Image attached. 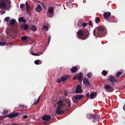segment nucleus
Returning <instances> with one entry per match:
<instances>
[{
    "label": "nucleus",
    "instance_id": "1",
    "mask_svg": "<svg viewBox=\"0 0 125 125\" xmlns=\"http://www.w3.org/2000/svg\"><path fill=\"white\" fill-rule=\"evenodd\" d=\"M57 105L58 107L56 108V113L58 114H62L63 113L62 110L63 109H68L71 106L70 101L69 100H65L64 101L60 100L58 103L55 105V107Z\"/></svg>",
    "mask_w": 125,
    "mask_h": 125
},
{
    "label": "nucleus",
    "instance_id": "20",
    "mask_svg": "<svg viewBox=\"0 0 125 125\" xmlns=\"http://www.w3.org/2000/svg\"><path fill=\"white\" fill-rule=\"evenodd\" d=\"M19 21L20 22H22L24 23L26 22V20L22 17H21L18 19Z\"/></svg>",
    "mask_w": 125,
    "mask_h": 125
},
{
    "label": "nucleus",
    "instance_id": "13",
    "mask_svg": "<svg viewBox=\"0 0 125 125\" xmlns=\"http://www.w3.org/2000/svg\"><path fill=\"white\" fill-rule=\"evenodd\" d=\"M19 114V113H16L13 114L8 115H7L6 116H8L9 118H11L15 117L17 116Z\"/></svg>",
    "mask_w": 125,
    "mask_h": 125
},
{
    "label": "nucleus",
    "instance_id": "33",
    "mask_svg": "<svg viewBox=\"0 0 125 125\" xmlns=\"http://www.w3.org/2000/svg\"><path fill=\"white\" fill-rule=\"evenodd\" d=\"M8 112V111L7 110H4L3 112V114H7Z\"/></svg>",
    "mask_w": 125,
    "mask_h": 125
},
{
    "label": "nucleus",
    "instance_id": "45",
    "mask_svg": "<svg viewBox=\"0 0 125 125\" xmlns=\"http://www.w3.org/2000/svg\"><path fill=\"white\" fill-rule=\"evenodd\" d=\"M40 96H39V97H38V98L37 99V100H38V101H39V99H40Z\"/></svg>",
    "mask_w": 125,
    "mask_h": 125
},
{
    "label": "nucleus",
    "instance_id": "31",
    "mask_svg": "<svg viewBox=\"0 0 125 125\" xmlns=\"http://www.w3.org/2000/svg\"><path fill=\"white\" fill-rule=\"evenodd\" d=\"M100 21V19L98 17H97L96 18L95 20V22L96 23H99Z\"/></svg>",
    "mask_w": 125,
    "mask_h": 125
},
{
    "label": "nucleus",
    "instance_id": "41",
    "mask_svg": "<svg viewBox=\"0 0 125 125\" xmlns=\"http://www.w3.org/2000/svg\"><path fill=\"white\" fill-rule=\"evenodd\" d=\"M23 7V5L22 4H21L20 5V8H21Z\"/></svg>",
    "mask_w": 125,
    "mask_h": 125
},
{
    "label": "nucleus",
    "instance_id": "23",
    "mask_svg": "<svg viewBox=\"0 0 125 125\" xmlns=\"http://www.w3.org/2000/svg\"><path fill=\"white\" fill-rule=\"evenodd\" d=\"M25 5L26 7V10H27L30 8V6L29 5L27 1H26L25 2Z\"/></svg>",
    "mask_w": 125,
    "mask_h": 125
},
{
    "label": "nucleus",
    "instance_id": "5",
    "mask_svg": "<svg viewBox=\"0 0 125 125\" xmlns=\"http://www.w3.org/2000/svg\"><path fill=\"white\" fill-rule=\"evenodd\" d=\"M87 116L89 118H92L94 120L93 121V122H95L97 121L98 119L97 115H96L94 114H88L87 115Z\"/></svg>",
    "mask_w": 125,
    "mask_h": 125
},
{
    "label": "nucleus",
    "instance_id": "16",
    "mask_svg": "<svg viewBox=\"0 0 125 125\" xmlns=\"http://www.w3.org/2000/svg\"><path fill=\"white\" fill-rule=\"evenodd\" d=\"M22 40L24 42H27L29 40V37H28L24 36L21 38Z\"/></svg>",
    "mask_w": 125,
    "mask_h": 125
},
{
    "label": "nucleus",
    "instance_id": "50",
    "mask_svg": "<svg viewBox=\"0 0 125 125\" xmlns=\"http://www.w3.org/2000/svg\"><path fill=\"white\" fill-rule=\"evenodd\" d=\"M67 94L66 93V94H65V95H66Z\"/></svg>",
    "mask_w": 125,
    "mask_h": 125
},
{
    "label": "nucleus",
    "instance_id": "34",
    "mask_svg": "<svg viewBox=\"0 0 125 125\" xmlns=\"http://www.w3.org/2000/svg\"><path fill=\"white\" fill-rule=\"evenodd\" d=\"M92 75V73H87V76L88 77L90 78L91 77Z\"/></svg>",
    "mask_w": 125,
    "mask_h": 125
},
{
    "label": "nucleus",
    "instance_id": "46",
    "mask_svg": "<svg viewBox=\"0 0 125 125\" xmlns=\"http://www.w3.org/2000/svg\"><path fill=\"white\" fill-rule=\"evenodd\" d=\"M19 106L21 107H22V108L23 107V106L22 105H19Z\"/></svg>",
    "mask_w": 125,
    "mask_h": 125
},
{
    "label": "nucleus",
    "instance_id": "49",
    "mask_svg": "<svg viewBox=\"0 0 125 125\" xmlns=\"http://www.w3.org/2000/svg\"><path fill=\"white\" fill-rule=\"evenodd\" d=\"M83 1L84 3H85L86 2V0H83Z\"/></svg>",
    "mask_w": 125,
    "mask_h": 125
},
{
    "label": "nucleus",
    "instance_id": "28",
    "mask_svg": "<svg viewBox=\"0 0 125 125\" xmlns=\"http://www.w3.org/2000/svg\"><path fill=\"white\" fill-rule=\"evenodd\" d=\"M107 72L105 70H104L102 72V73L103 74L104 76H106L107 74Z\"/></svg>",
    "mask_w": 125,
    "mask_h": 125
},
{
    "label": "nucleus",
    "instance_id": "3",
    "mask_svg": "<svg viewBox=\"0 0 125 125\" xmlns=\"http://www.w3.org/2000/svg\"><path fill=\"white\" fill-rule=\"evenodd\" d=\"M10 0H0V8L4 9L7 6H10Z\"/></svg>",
    "mask_w": 125,
    "mask_h": 125
},
{
    "label": "nucleus",
    "instance_id": "36",
    "mask_svg": "<svg viewBox=\"0 0 125 125\" xmlns=\"http://www.w3.org/2000/svg\"><path fill=\"white\" fill-rule=\"evenodd\" d=\"M122 74L121 72H119L117 73L116 75L118 77L119 75Z\"/></svg>",
    "mask_w": 125,
    "mask_h": 125
},
{
    "label": "nucleus",
    "instance_id": "22",
    "mask_svg": "<svg viewBox=\"0 0 125 125\" xmlns=\"http://www.w3.org/2000/svg\"><path fill=\"white\" fill-rule=\"evenodd\" d=\"M37 28L36 26L34 25H32L31 26V30L33 31H35L37 30Z\"/></svg>",
    "mask_w": 125,
    "mask_h": 125
},
{
    "label": "nucleus",
    "instance_id": "12",
    "mask_svg": "<svg viewBox=\"0 0 125 125\" xmlns=\"http://www.w3.org/2000/svg\"><path fill=\"white\" fill-rule=\"evenodd\" d=\"M83 83L87 86H90V84L89 83L88 79L87 78H84L83 79Z\"/></svg>",
    "mask_w": 125,
    "mask_h": 125
},
{
    "label": "nucleus",
    "instance_id": "24",
    "mask_svg": "<svg viewBox=\"0 0 125 125\" xmlns=\"http://www.w3.org/2000/svg\"><path fill=\"white\" fill-rule=\"evenodd\" d=\"M16 22V21L14 19H11L10 22V23L11 24H14Z\"/></svg>",
    "mask_w": 125,
    "mask_h": 125
},
{
    "label": "nucleus",
    "instance_id": "25",
    "mask_svg": "<svg viewBox=\"0 0 125 125\" xmlns=\"http://www.w3.org/2000/svg\"><path fill=\"white\" fill-rule=\"evenodd\" d=\"M77 68L76 67H73L71 69V71L72 72H75Z\"/></svg>",
    "mask_w": 125,
    "mask_h": 125
},
{
    "label": "nucleus",
    "instance_id": "51",
    "mask_svg": "<svg viewBox=\"0 0 125 125\" xmlns=\"http://www.w3.org/2000/svg\"><path fill=\"white\" fill-rule=\"evenodd\" d=\"M9 45H10V43H9Z\"/></svg>",
    "mask_w": 125,
    "mask_h": 125
},
{
    "label": "nucleus",
    "instance_id": "44",
    "mask_svg": "<svg viewBox=\"0 0 125 125\" xmlns=\"http://www.w3.org/2000/svg\"><path fill=\"white\" fill-rule=\"evenodd\" d=\"M0 12H2L3 14H4L5 13V11H0Z\"/></svg>",
    "mask_w": 125,
    "mask_h": 125
},
{
    "label": "nucleus",
    "instance_id": "15",
    "mask_svg": "<svg viewBox=\"0 0 125 125\" xmlns=\"http://www.w3.org/2000/svg\"><path fill=\"white\" fill-rule=\"evenodd\" d=\"M96 92L92 93L90 94V98L92 99H93L95 98L96 96Z\"/></svg>",
    "mask_w": 125,
    "mask_h": 125
},
{
    "label": "nucleus",
    "instance_id": "17",
    "mask_svg": "<svg viewBox=\"0 0 125 125\" xmlns=\"http://www.w3.org/2000/svg\"><path fill=\"white\" fill-rule=\"evenodd\" d=\"M83 97V95H77L75 96V98L77 100L81 99Z\"/></svg>",
    "mask_w": 125,
    "mask_h": 125
},
{
    "label": "nucleus",
    "instance_id": "37",
    "mask_svg": "<svg viewBox=\"0 0 125 125\" xmlns=\"http://www.w3.org/2000/svg\"><path fill=\"white\" fill-rule=\"evenodd\" d=\"M87 25V24L86 23H83L82 25V26L84 27H86Z\"/></svg>",
    "mask_w": 125,
    "mask_h": 125
},
{
    "label": "nucleus",
    "instance_id": "29",
    "mask_svg": "<svg viewBox=\"0 0 125 125\" xmlns=\"http://www.w3.org/2000/svg\"><path fill=\"white\" fill-rule=\"evenodd\" d=\"M41 62V61L40 60H36L35 61L34 63L35 64L38 65L39 64L40 62Z\"/></svg>",
    "mask_w": 125,
    "mask_h": 125
},
{
    "label": "nucleus",
    "instance_id": "11",
    "mask_svg": "<svg viewBox=\"0 0 125 125\" xmlns=\"http://www.w3.org/2000/svg\"><path fill=\"white\" fill-rule=\"evenodd\" d=\"M51 118V116L49 115L44 116L42 117L43 120L49 121Z\"/></svg>",
    "mask_w": 125,
    "mask_h": 125
},
{
    "label": "nucleus",
    "instance_id": "7",
    "mask_svg": "<svg viewBox=\"0 0 125 125\" xmlns=\"http://www.w3.org/2000/svg\"><path fill=\"white\" fill-rule=\"evenodd\" d=\"M83 74L82 73H79L77 74L75 76L73 77V79H75L77 78H78L79 81L82 82L83 79Z\"/></svg>",
    "mask_w": 125,
    "mask_h": 125
},
{
    "label": "nucleus",
    "instance_id": "2",
    "mask_svg": "<svg viewBox=\"0 0 125 125\" xmlns=\"http://www.w3.org/2000/svg\"><path fill=\"white\" fill-rule=\"evenodd\" d=\"M107 31L104 26H101L97 27L94 30L93 33L94 36L96 38L105 35Z\"/></svg>",
    "mask_w": 125,
    "mask_h": 125
},
{
    "label": "nucleus",
    "instance_id": "48",
    "mask_svg": "<svg viewBox=\"0 0 125 125\" xmlns=\"http://www.w3.org/2000/svg\"><path fill=\"white\" fill-rule=\"evenodd\" d=\"M123 109L125 111V104L123 106Z\"/></svg>",
    "mask_w": 125,
    "mask_h": 125
},
{
    "label": "nucleus",
    "instance_id": "47",
    "mask_svg": "<svg viewBox=\"0 0 125 125\" xmlns=\"http://www.w3.org/2000/svg\"><path fill=\"white\" fill-rule=\"evenodd\" d=\"M87 96L89 97V93H88L87 94Z\"/></svg>",
    "mask_w": 125,
    "mask_h": 125
},
{
    "label": "nucleus",
    "instance_id": "21",
    "mask_svg": "<svg viewBox=\"0 0 125 125\" xmlns=\"http://www.w3.org/2000/svg\"><path fill=\"white\" fill-rule=\"evenodd\" d=\"M69 75L66 76H62L61 78V80L64 81L66 80L68 77Z\"/></svg>",
    "mask_w": 125,
    "mask_h": 125
},
{
    "label": "nucleus",
    "instance_id": "26",
    "mask_svg": "<svg viewBox=\"0 0 125 125\" xmlns=\"http://www.w3.org/2000/svg\"><path fill=\"white\" fill-rule=\"evenodd\" d=\"M4 20L6 22H9L10 21V19L9 17H7L4 19Z\"/></svg>",
    "mask_w": 125,
    "mask_h": 125
},
{
    "label": "nucleus",
    "instance_id": "19",
    "mask_svg": "<svg viewBox=\"0 0 125 125\" xmlns=\"http://www.w3.org/2000/svg\"><path fill=\"white\" fill-rule=\"evenodd\" d=\"M29 52H30L31 54L34 56H38L40 55L41 54L40 53H34L33 52H31V50H30L29 51Z\"/></svg>",
    "mask_w": 125,
    "mask_h": 125
},
{
    "label": "nucleus",
    "instance_id": "10",
    "mask_svg": "<svg viewBox=\"0 0 125 125\" xmlns=\"http://www.w3.org/2000/svg\"><path fill=\"white\" fill-rule=\"evenodd\" d=\"M111 15L110 12H105L104 14V18L107 19H108L110 16Z\"/></svg>",
    "mask_w": 125,
    "mask_h": 125
},
{
    "label": "nucleus",
    "instance_id": "35",
    "mask_svg": "<svg viewBox=\"0 0 125 125\" xmlns=\"http://www.w3.org/2000/svg\"><path fill=\"white\" fill-rule=\"evenodd\" d=\"M6 45V43L5 42H0V45Z\"/></svg>",
    "mask_w": 125,
    "mask_h": 125
},
{
    "label": "nucleus",
    "instance_id": "32",
    "mask_svg": "<svg viewBox=\"0 0 125 125\" xmlns=\"http://www.w3.org/2000/svg\"><path fill=\"white\" fill-rule=\"evenodd\" d=\"M67 5L70 8H72L73 6V4L70 3H68Z\"/></svg>",
    "mask_w": 125,
    "mask_h": 125
},
{
    "label": "nucleus",
    "instance_id": "14",
    "mask_svg": "<svg viewBox=\"0 0 125 125\" xmlns=\"http://www.w3.org/2000/svg\"><path fill=\"white\" fill-rule=\"evenodd\" d=\"M108 80L111 82H115L117 80L112 75L110 76L109 77Z\"/></svg>",
    "mask_w": 125,
    "mask_h": 125
},
{
    "label": "nucleus",
    "instance_id": "4",
    "mask_svg": "<svg viewBox=\"0 0 125 125\" xmlns=\"http://www.w3.org/2000/svg\"><path fill=\"white\" fill-rule=\"evenodd\" d=\"M77 34L78 37L82 40L85 39L88 37L87 35L84 34L83 32L81 30H79Z\"/></svg>",
    "mask_w": 125,
    "mask_h": 125
},
{
    "label": "nucleus",
    "instance_id": "39",
    "mask_svg": "<svg viewBox=\"0 0 125 125\" xmlns=\"http://www.w3.org/2000/svg\"><path fill=\"white\" fill-rule=\"evenodd\" d=\"M51 36H49V37L48 39V43H49L50 41V40H51Z\"/></svg>",
    "mask_w": 125,
    "mask_h": 125
},
{
    "label": "nucleus",
    "instance_id": "38",
    "mask_svg": "<svg viewBox=\"0 0 125 125\" xmlns=\"http://www.w3.org/2000/svg\"><path fill=\"white\" fill-rule=\"evenodd\" d=\"M89 26H91L93 25V24L92 23V21H89Z\"/></svg>",
    "mask_w": 125,
    "mask_h": 125
},
{
    "label": "nucleus",
    "instance_id": "42",
    "mask_svg": "<svg viewBox=\"0 0 125 125\" xmlns=\"http://www.w3.org/2000/svg\"><path fill=\"white\" fill-rule=\"evenodd\" d=\"M27 116L26 115H25L24 116H23V118H25V119H26V118H27Z\"/></svg>",
    "mask_w": 125,
    "mask_h": 125
},
{
    "label": "nucleus",
    "instance_id": "40",
    "mask_svg": "<svg viewBox=\"0 0 125 125\" xmlns=\"http://www.w3.org/2000/svg\"><path fill=\"white\" fill-rule=\"evenodd\" d=\"M39 102V101H38V100H37L33 104H36L37 103H38Z\"/></svg>",
    "mask_w": 125,
    "mask_h": 125
},
{
    "label": "nucleus",
    "instance_id": "43",
    "mask_svg": "<svg viewBox=\"0 0 125 125\" xmlns=\"http://www.w3.org/2000/svg\"><path fill=\"white\" fill-rule=\"evenodd\" d=\"M60 81H61L60 79L59 78H58L57 79V82H60Z\"/></svg>",
    "mask_w": 125,
    "mask_h": 125
},
{
    "label": "nucleus",
    "instance_id": "9",
    "mask_svg": "<svg viewBox=\"0 0 125 125\" xmlns=\"http://www.w3.org/2000/svg\"><path fill=\"white\" fill-rule=\"evenodd\" d=\"M82 90L80 85L78 84L76 87V93H81L82 92Z\"/></svg>",
    "mask_w": 125,
    "mask_h": 125
},
{
    "label": "nucleus",
    "instance_id": "30",
    "mask_svg": "<svg viewBox=\"0 0 125 125\" xmlns=\"http://www.w3.org/2000/svg\"><path fill=\"white\" fill-rule=\"evenodd\" d=\"M43 29L45 31H47L48 30V27L46 26H43Z\"/></svg>",
    "mask_w": 125,
    "mask_h": 125
},
{
    "label": "nucleus",
    "instance_id": "8",
    "mask_svg": "<svg viewBox=\"0 0 125 125\" xmlns=\"http://www.w3.org/2000/svg\"><path fill=\"white\" fill-rule=\"evenodd\" d=\"M104 87L106 91L108 92H111L113 91L112 87L109 85L107 84L105 85Z\"/></svg>",
    "mask_w": 125,
    "mask_h": 125
},
{
    "label": "nucleus",
    "instance_id": "6",
    "mask_svg": "<svg viewBox=\"0 0 125 125\" xmlns=\"http://www.w3.org/2000/svg\"><path fill=\"white\" fill-rule=\"evenodd\" d=\"M48 13H47V16L48 17H51L53 16L54 9L52 7H50L48 10Z\"/></svg>",
    "mask_w": 125,
    "mask_h": 125
},
{
    "label": "nucleus",
    "instance_id": "27",
    "mask_svg": "<svg viewBox=\"0 0 125 125\" xmlns=\"http://www.w3.org/2000/svg\"><path fill=\"white\" fill-rule=\"evenodd\" d=\"M22 27L24 28V30H26L28 28L27 25L24 24L22 26Z\"/></svg>",
    "mask_w": 125,
    "mask_h": 125
},
{
    "label": "nucleus",
    "instance_id": "18",
    "mask_svg": "<svg viewBox=\"0 0 125 125\" xmlns=\"http://www.w3.org/2000/svg\"><path fill=\"white\" fill-rule=\"evenodd\" d=\"M42 8L41 6L39 4H38L37 5V7L36 8V11L39 12H40Z\"/></svg>",
    "mask_w": 125,
    "mask_h": 125
}]
</instances>
